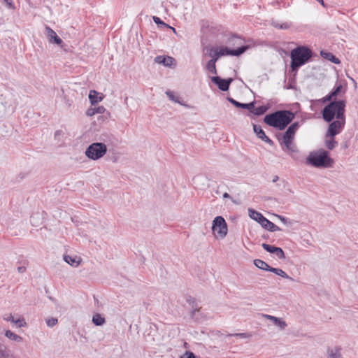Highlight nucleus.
Segmentation results:
<instances>
[{
    "label": "nucleus",
    "instance_id": "1",
    "mask_svg": "<svg viewBox=\"0 0 358 358\" xmlns=\"http://www.w3.org/2000/svg\"><path fill=\"white\" fill-rule=\"evenodd\" d=\"M294 118V114L292 111L280 110L266 115L264 118V122L270 127L283 130Z\"/></svg>",
    "mask_w": 358,
    "mask_h": 358
},
{
    "label": "nucleus",
    "instance_id": "2",
    "mask_svg": "<svg viewBox=\"0 0 358 358\" xmlns=\"http://www.w3.org/2000/svg\"><path fill=\"white\" fill-rule=\"evenodd\" d=\"M345 101L336 100L331 101L322 110V115L324 120L327 122H330L336 119H343L345 117Z\"/></svg>",
    "mask_w": 358,
    "mask_h": 358
},
{
    "label": "nucleus",
    "instance_id": "3",
    "mask_svg": "<svg viewBox=\"0 0 358 358\" xmlns=\"http://www.w3.org/2000/svg\"><path fill=\"white\" fill-rule=\"evenodd\" d=\"M312 56V50L306 46H298L293 49L290 52L292 69H298L307 63Z\"/></svg>",
    "mask_w": 358,
    "mask_h": 358
},
{
    "label": "nucleus",
    "instance_id": "4",
    "mask_svg": "<svg viewBox=\"0 0 358 358\" xmlns=\"http://www.w3.org/2000/svg\"><path fill=\"white\" fill-rule=\"evenodd\" d=\"M306 163L315 167H329L333 163V159L329 156L326 150L312 152L306 158Z\"/></svg>",
    "mask_w": 358,
    "mask_h": 358
},
{
    "label": "nucleus",
    "instance_id": "5",
    "mask_svg": "<svg viewBox=\"0 0 358 358\" xmlns=\"http://www.w3.org/2000/svg\"><path fill=\"white\" fill-rule=\"evenodd\" d=\"M248 212L250 217L257 221L264 229L271 232L280 230L277 225L269 221L261 213L251 208L248 209Z\"/></svg>",
    "mask_w": 358,
    "mask_h": 358
},
{
    "label": "nucleus",
    "instance_id": "6",
    "mask_svg": "<svg viewBox=\"0 0 358 358\" xmlns=\"http://www.w3.org/2000/svg\"><path fill=\"white\" fill-rule=\"evenodd\" d=\"M107 152V147L103 143H92L86 149L85 155L92 160H98Z\"/></svg>",
    "mask_w": 358,
    "mask_h": 358
},
{
    "label": "nucleus",
    "instance_id": "7",
    "mask_svg": "<svg viewBox=\"0 0 358 358\" xmlns=\"http://www.w3.org/2000/svg\"><path fill=\"white\" fill-rule=\"evenodd\" d=\"M294 138V135L292 134L289 131H286L285 134L282 136V144H284L285 148H283L284 150L289 152L290 156L292 158H294V153H298L299 150L295 145V143L293 142V140Z\"/></svg>",
    "mask_w": 358,
    "mask_h": 358
},
{
    "label": "nucleus",
    "instance_id": "8",
    "mask_svg": "<svg viewBox=\"0 0 358 358\" xmlns=\"http://www.w3.org/2000/svg\"><path fill=\"white\" fill-rule=\"evenodd\" d=\"M212 230L214 233H217V236L224 238L228 232L227 224L225 220L222 216H217L213 221Z\"/></svg>",
    "mask_w": 358,
    "mask_h": 358
},
{
    "label": "nucleus",
    "instance_id": "9",
    "mask_svg": "<svg viewBox=\"0 0 358 358\" xmlns=\"http://www.w3.org/2000/svg\"><path fill=\"white\" fill-rule=\"evenodd\" d=\"M345 124V117H343V119H336V120H332L330 122L325 138L335 137V136L342 131Z\"/></svg>",
    "mask_w": 358,
    "mask_h": 358
},
{
    "label": "nucleus",
    "instance_id": "10",
    "mask_svg": "<svg viewBox=\"0 0 358 358\" xmlns=\"http://www.w3.org/2000/svg\"><path fill=\"white\" fill-rule=\"evenodd\" d=\"M248 48V45H242L241 47H239L235 50L230 49L227 47H221L220 48H217L218 54L217 55V56L220 57L226 55L240 56L241 55L244 53Z\"/></svg>",
    "mask_w": 358,
    "mask_h": 358
},
{
    "label": "nucleus",
    "instance_id": "11",
    "mask_svg": "<svg viewBox=\"0 0 358 358\" xmlns=\"http://www.w3.org/2000/svg\"><path fill=\"white\" fill-rule=\"evenodd\" d=\"M211 81L215 84L220 90L225 92L229 90L233 79H222L219 76H213L211 78Z\"/></svg>",
    "mask_w": 358,
    "mask_h": 358
},
{
    "label": "nucleus",
    "instance_id": "12",
    "mask_svg": "<svg viewBox=\"0 0 358 358\" xmlns=\"http://www.w3.org/2000/svg\"><path fill=\"white\" fill-rule=\"evenodd\" d=\"M45 34L50 43H55L58 45H61L63 43L62 40L57 36L56 32L50 27H45Z\"/></svg>",
    "mask_w": 358,
    "mask_h": 358
},
{
    "label": "nucleus",
    "instance_id": "13",
    "mask_svg": "<svg viewBox=\"0 0 358 358\" xmlns=\"http://www.w3.org/2000/svg\"><path fill=\"white\" fill-rule=\"evenodd\" d=\"M262 317L272 321L273 324L278 327L281 330H284L287 326L285 321L282 320L281 318L266 314H262Z\"/></svg>",
    "mask_w": 358,
    "mask_h": 358
},
{
    "label": "nucleus",
    "instance_id": "14",
    "mask_svg": "<svg viewBox=\"0 0 358 358\" xmlns=\"http://www.w3.org/2000/svg\"><path fill=\"white\" fill-rule=\"evenodd\" d=\"M227 100L231 103H232L234 106H236V108H243V109H248V110L252 109L255 105V101H252L248 103H240V102L236 101L235 99H234L231 97H228Z\"/></svg>",
    "mask_w": 358,
    "mask_h": 358
},
{
    "label": "nucleus",
    "instance_id": "15",
    "mask_svg": "<svg viewBox=\"0 0 358 358\" xmlns=\"http://www.w3.org/2000/svg\"><path fill=\"white\" fill-rule=\"evenodd\" d=\"M174 59L169 56H157L155 58V62L157 64H161L165 66H171Z\"/></svg>",
    "mask_w": 358,
    "mask_h": 358
},
{
    "label": "nucleus",
    "instance_id": "16",
    "mask_svg": "<svg viewBox=\"0 0 358 358\" xmlns=\"http://www.w3.org/2000/svg\"><path fill=\"white\" fill-rule=\"evenodd\" d=\"M64 260L69 265L77 267L81 262V258L77 256L71 257L70 255H64Z\"/></svg>",
    "mask_w": 358,
    "mask_h": 358
},
{
    "label": "nucleus",
    "instance_id": "17",
    "mask_svg": "<svg viewBox=\"0 0 358 358\" xmlns=\"http://www.w3.org/2000/svg\"><path fill=\"white\" fill-rule=\"evenodd\" d=\"M103 96L102 95H99V94L96 90H90L89 94V99L92 105H95L97 103L102 101Z\"/></svg>",
    "mask_w": 358,
    "mask_h": 358
},
{
    "label": "nucleus",
    "instance_id": "18",
    "mask_svg": "<svg viewBox=\"0 0 358 358\" xmlns=\"http://www.w3.org/2000/svg\"><path fill=\"white\" fill-rule=\"evenodd\" d=\"M320 55H321V56L323 58H324L326 59H328L329 61H331L334 64H338L341 63L339 59L337 58L336 57H335L331 52H325L324 50H322L321 52H320Z\"/></svg>",
    "mask_w": 358,
    "mask_h": 358
},
{
    "label": "nucleus",
    "instance_id": "19",
    "mask_svg": "<svg viewBox=\"0 0 358 358\" xmlns=\"http://www.w3.org/2000/svg\"><path fill=\"white\" fill-rule=\"evenodd\" d=\"M254 264L263 271H270V268H271L266 262L259 259L254 260Z\"/></svg>",
    "mask_w": 358,
    "mask_h": 358
},
{
    "label": "nucleus",
    "instance_id": "20",
    "mask_svg": "<svg viewBox=\"0 0 358 358\" xmlns=\"http://www.w3.org/2000/svg\"><path fill=\"white\" fill-rule=\"evenodd\" d=\"M105 110L106 109L103 106L90 108L87 109L86 114L87 116H92L95 114H102L104 113Z\"/></svg>",
    "mask_w": 358,
    "mask_h": 358
},
{
    "label": "nucleus",
    "instance_id": "21",
    "mask_svg": "<svg viewBox=\"0 0 358 358\" xmlns=\"http://www.w3.org/2000/svg\"><path fill=\"white\" fill-rule=\"evenodd\" d=\"M270 271L272 272V273H274L275 274L283 278H286V279H288V280H290L292 281H294V279L289 276L283 270H282L281 268H273V267H271L270 268Z\"/></svg>",
    "mask_w": 358,
    "mask_h": 358
},
{
    "label": "nucleus",
    "instance_id": "22",
    "mask_svg": "<svg viewBox=\"0 0 358 358\" xmlns=\"http://www.w3.org/2000/svg\"><path fill=\"white\" fill-rule=\"evenodd\" d=\"M5 336L11 341H15L17 343H20L23 340L20 336L17 335L16 334L13 333L10 330H6L5 331Z\"/></svg>",
    "mask_w": 358,
    "mask_h": 358
},
{
    "label": "nucleus",
    "instance_id": "23",
    "mask_svg": "<svg viewBox=\"0 0 358 358\" xmlns=\"http://www.w3.org/2000/svg\"><path fill=\"white\" fill-rule=\"evenodd\" d=\"M204 50H206L208 56L211 57L210 59H215V62H217L219 59L220 57L217 56L218 54L217 48H215L213 47H205Z\"/></svg>",
    "mask_w": 358,
    "mask_h": 358
},
{
    "label": "nucleus",
    "instance_id": "24",
    "mask_svg": "<svg viewBox=\"0 0 358 358\" xmlns=\"http://www.w3.org/2000/svg\"><path fill=\"white\" fill-rule=\"evenodd\" d=\"M187 302L191 306V315L194 317L195 315L196 312L199 311L200 308L197 306L195 299L192 297H189L187 299Z\"/></svg>",
    "mask_w": 358,
    "mask_h": 358
},
{
    "label": "nucleus",
    "instance_id": "25",
    "mask_svg": "<svg viewBox=\"0 0 358 358\" xmlns=\"http://www.w3.org/2000/svg\"><path fill=\"white\" fill-rule=\"evenodd\" d=\"M92 322L96 326H101L106 322V320L100 314L96 313L92 317Z\"/></svg>",
    "mask_w": 358,
    "mask_h": 358
},
{
    "label": "nucleus",
    "instance_id": "26",
    "mask_svg": "<svg viewBox=\"0 0 358 358\" xmlns=\"http://www.w3.org/2000/svg\"><path fill=\"white\" fill-rule=\"evenodd\" d=\"M216 62L215 59H210L206 65V70L215 75L217 74Z\"/></svg>",
    "mask_w": 358,
    "mask_h": 358
},
{
    "label": "nucleus",
    "instance_id": "27",
    "mask_svg": "<svg viewBox=\"0 0 358 358\" xmlns=\"http://www.w3.org/2000/svg\"><path fill=\"white\" fill-rule=\"evenodd\" d=\"M267 107L265 106H259L257 108H254L252 109L249 110L250 113H253L255 115H262L264 114L267 110Z\"/></svg>",
    "mask_w": 358,
    "mask_h": 358
},
{
    "label": "nucleus",
    "instance_id": "28",
    "mask_svg": "<svg viewBox=\"0 0 358 358\" xmlns=\"http://www.w3.org/2000/svg\"><path fill=\"white\" fill-rule=\"evenodd\" d=\"M329 358H341V348H336L335 349H329L328 350Z\"/></svg>",
    "mask_w": 358,
    "mask_h": 358
},
{
    "label": "nucleus",
    "instance_id": "29",
    "mask_svg": "<svg viewBox=\"0 0 358 358\" xmlns=\"http://www.w3.org/2000/svg\"><path fill=\"white\" fill-rule=\"evenodd\" d=\"M338 145L337 141L334 140V137H329L326 138L325 140V146L329 149L332 150L336 145Z\"/></svg>",
    "mask_w": 358,
    "mask_h": 358
},
{
    "label": "nucleus",
    "instance_id": "30",
    "mask_svg": "<svg viewBox=\"0 0 358 358\" xmlns=\"http://www.w3.org/2000/svg\"><path fill=\"white\" fill-rule=\"evenodd\" d=\"M253 129L254 132L256 134L257 137L260 139L262 138L263 136H264L266 134L264 131V130L262 129V127L257 124H253Z\"/></svg>",
    "mask_w": 358,
    "mask_h": 358
},
{
    "label": "nucleus",
    "instance_id": "31",
    "mask_svg": "<svg viewBox=\"0 0 358 358\" xmlns=\"http://www.w3.org/2000/svg\"><path fill=\"white\" fill-rule=\"evenodd\" d=\"M343 85L339 84L330 93L336 99L343 92Z\"/></svg>",
    "mask_w": 358,
    "mask_h": 358
},
{
    "label": "nucleus",
    "instance_id": "32",
    "mask_svg": "<svg viewBox=\"0 0 358 358\" xmlns=\"http://www.w3.org/2000/svg\"><path fill=\"white\" fill-rule=\"evenodd\" d=\"M13 324H15L19 328L24 327H27V325L24 317H20L17 320L14 319V322H13Z\"/></svg>",
    "mask_w": 358,
    "mask_h": 358
},
{
    "label": "nucleus",
    "instance_id": "33",
    "mask_svg": "<svg viewBox=\"0 0 358 358\" xmlns=\"http://www.w3.org/2000/svg\"><path fill=\"white\" fill-rule=\"evenodd\" d=\"M45 322L48 327L52 328L58 323V320L56 317H47Z\"/></svg>",
    "mask_w": 358,
    "mask_h": 358
},
{
    "label": "nucleus",
    "instance_id": "34",
    "mask_svg": "<svg viewBox=\"0 0 358 358\" xmlns=\"http://www.w3.org/2000/svg\"><path fill=\"white\" fill-rule=\"evenodd\" d=\"M299 127V123L297 122H294L287 129V131H289L292 134H294L295 136V133L297 131V129Z\"/></svg>",
    "mask_w": 358,
    "mask_h": 358
},
{
    "label": "nucleus",
    "instance_id": "35",
    "mask_svg": "<svg viewBox=\"0 0 358 358\" xmlns=\"http://www.w3.org/2000/svg\"><path fill=\"white\" fill-rule=\"evenodd\" d=\"M262 248L268 252L273 254L275 251V249L277 247L271 245H268L267 243H262Z\"/></svg>",
    "mask_w": 358,
    "mask_h": 358
},
{
    "label": "nucleus",
    "instance_id": "36",
    "mask_svg": "<svg viewBox=\"0 0 358 358\" xmlns=\"http://www.w3.org/2000/svg\"><path fill=\"white\" fill-rule=\"evenodd\" d=\"M273 254L280 259L285 258V252L281 248L277 247Z\"/></svg>",
    "mask_w": 358,
    "mask_h": 358
},
{
    "label": "nucleus",
    "instance_id": "37",
    "mask_svg": "<svg viewBox=\"0 0 358 358\" xmlns=\"http://www.w3.org/2000/svg\"><path fill=\"white\" fill-rule=\"evenodd\" d=\"M153 21L159 26V27H170V26L165 22H164L159 17L154 16Z\"/></svg>",
    "mask_w": 358,
    "mask_h": 358
},
{
    "label": "nucleus",
    "instance_id": "38",
    "mask_svg": "<svg viewBox=\"0 0 358 358\" xmlns=\"http://www.w3.org/2000/svg\"><path fill=\"white\" fill-rule=\"evenodd\" d=\"M166 94L167 95V96L169 98V99L176 102V103H180V101H179V97L177 96H175V94H173V92L171 91H166Z\"/></svg>",
    "mask_w": 358,
    "mask_h": 358
},
{
    "label": "nucleus",
    "instance_id": "39",
    "mask_svg": "<svg viewBox=\"0 0 358 358\" xmlns=\"http://www.w3.org/2000/svg\"><path fill=\"white\" fill-rule=\"evenodd\" d=\"M273 26L275 28L280 29H287L289 27V25L287 23L284 24H278L277 22H273Z\"/></svg>",
    "mask_w": 358,
    "mask_h": 358
},
{
    "label": "nucleus",
    "instance_id": "40",
    "mask_svg": "<svg viewBox=\"0 0 358 358\" xmlns=\"http://www.w3.org/2000/svg\"><path fill=\"white\" fill-rule=\"evenodd\" d=\"M228 43L229 44H233V45H235V44H240L241 43V39L236 37V36H232L231 38H229L228 40Z\"/></svg>",
    "mask_w": 358,
    "mask_h": 358
},
{
    "label": "nucleus",
    "instance_id": "41",
    "mask_svg": "<svg viewBox=\"0 0 358 358\" xmlns=\"http://www.w3.org/2000/svg\"><path fill=\"white\" fill-rule=\"evenodd\" d=\"M230 336L239 337L241 338H246L250 337V335L247 333H237V334H231Z\"/></svg>",
    "mask_w": 358,
    "mask_h": 358
},
{
    "label": "nucleus",
    "instance_id": "42",
    "mask_svg": "<svg viewBox=\"0 0 358 358\" xmlns=\"http://www.w3.org/2000/svg\"><path fill=\"white\" fill-rule=\"evenodd\" d=\"M3 319L5 321L13 322H14V317H13L12 314H5L3 315Z\"/></svg>",
    "mask_w": 358,
    "mask_h": 358
},
{
    "label": "nucleus",
    "instance_id": "43",
    "mask_svg": "<svg viewBox=\"0 0 358 358\" xmlns=\"http://www.w3.org/2000/svg\"><path fill=\"white\" fill-rule=\"evenodd\" d=\"M334 99L333 97V96L331 94V93H329L328 95H327L326 96H324L323 99H322V102L323 103H326V102H328L329 101V103L331 101H332L331 100Z\"/></svg>",
    "mask_w": 358,
    "mask_h": 358
},
{
    "label": "nucleus",
    "instance_id": "44",
    "mask_svg": "<svg viewBox=\"0 0 358 358\" xmlns=\"http://www.w3.org/2000/svg\"><path fill=\"white\" fill-rule=\"evenodd\" d=\"M6 3L8 8L10 9H15V6L12 0H3Z\"/></svg>",
    "mask_w": 358,
    "mask_h": 358
},
{
    "label": "nucleus",
    "instance_id": "45",
    "mask_svg": "<svg viewBox=\"0 0 358 358\" xmlns=\"http://www.w3.org/2000/svg\"><path fill=\"white\" fill-rule=\"evenodd\" d=\"M262 140L266 143H267L268 144H269L270 145H273V141L269 138L266 135H265L264 136L262 137Z\"/></svg>",
    "mask_w": 358,
    "mask_h": 358
},
{
    "label": "nucleus",
    "instance_id": "46",
    "mask_svg": "<svg viewBox=\"0 0 358 358\" xmlns=\"http://www.w3.org/2000/svg\"><path fill=\"white\" fill-rule=\"evenodd\" d=\"M262 140L266 143H267L268 144H269L270 145H273V141L269 138L266 135H265L264 136L262 137Z\"/></svg>",
    "mask_w": 358,
    "mask_h": 358
},
{
    "label": "nucleus",
    "instance_id": "47",
    "mask_svg": "<svg viewBox=\"0 0 358 358\" xmlns=\"http://www.w3.org/2000/svg\"><path fill=\"white\" fill-rule=\"evenodd\" d=\"M185 356L186 358H196V355L189 351L186 352Z\"/></svg>",
    "mask_w": 358,
    "mask_h": 358
},
{
    "label": "nucleus",
    "instance_id": "48",
    "mask_svg": "<svg viewBox=\"0 0 358 358\" xmlns=\"http://www.w3.org/2000/svg\"><path fill=\"white\" fill-rule=\"evenodd\" d=\"M8 354L7 352L3 349H0V358L8 357Z\"/></svg>",
    "mask_w": 358,
    "mask_h": 358
},
{
    "label": "nucleus",
    "instance_id": "49",
    "mask_svg": "<svg viewBox=\"0 0 358 358\" xmlns=\"http://www.w3.org/2000/svg\"><path fill=\"white\" fill-rule=\"evenodd\" d=\"M17 271L20 273H24L26 271V267L25 266H19L17 267Z\"/></svg>",
    "mask_w": 358,
    "mask_h": 358
},
{
    "label": "nucleus",
    "instance_id": "50",
    "mask_svg": "<svg viewBox=\"0 0 358 358\" xmlns=\"http://www.w3.org/2000/svg\"><path fill=\"white\" fill-rule=\"evenodd\" d=\"M278 218H279L282 222H283L284 223H285V222H286V219H285V217H283V216H282V215H278Z\"/></svg>",
    "mask_w": 358,
    "mask_h": 358
},
{
    "label": "nucleus",
    "instance_id": "51",
    "mask_svg": "<svg viewBox=\"0 0 358 358\" xmlns=\"http://www.w3.org/2000/svg\"><path fill=\"white\" fill-rule=\"evenodd\" d=\"M223 198L228 199V198H231V196L227 192H225L223 194Z\"/></svg>",
    "mask_w": 358,
    "mask_h": 358
},
{
    "label": "nucleus",
    "instance_id": "52",
    "mask_svg": "<svg viewBox=\"0 0 358 358\" xmlns=\"http://www.w3.org/2000/svg\"><path fill=\"white\" fill-rule=\"evenodd\" d=\"M278 179H279V177H278V176H275L273 177V178L272 181H273V182H277V181L278 180Z\"/></svg>",
    "mask_w": 358,
    "mask_h": 358
},
{
    "label": "nucleus",
    "instance_id": "53",
    "mask_svg": "<svg viewBox=\"0 0 358 358\" xmlns=\"http://www.w3.org/2000/svg\"><path fill=\"white\" fill-rule=\"evenodd\" d=\"M61 133H62V131H59V130L56 131V132L55 134V137H57V136L60 135Z\"/></svg>",
    "mask_w": 358,
    "mask_h": 358
},
{
    "label": "nucleus",
    "instance_id": "54",
    "mask_svg": "<svg viewBox=\"0 0 358 358\" xmlns=\"http://www.w3.org/2000/svg\"><path fill=\"white\" fill-rule=\"evenodd\" d=\"M169 29H171L174 33H176V30L175 28L172 27L170 26V27H169Z\"/></svg>",
    "mask_w": 358,
    "mask_h": 358
}]
</instances>
